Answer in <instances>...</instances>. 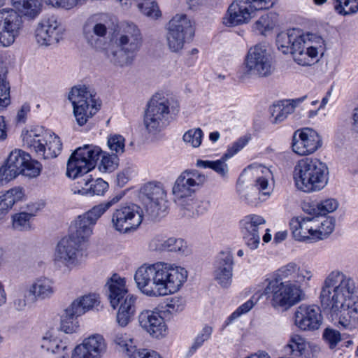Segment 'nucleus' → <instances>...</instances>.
<instances>
[{
  "instance_id": "obj_1",
  "label": "nucleus",
  "mask_w": 358,
  "mask_h": 358,
  "mask_svg": "<svg viewBox=\"0 0 358 358\" xmlns=\"http://www.w3.org/2000/svg\"><path fill=\"white\" fill-rule=\"evenodd\" d=\"M320 301L324 313L340 329L352 331L358 326V292L354 280L334 271L326 278Z\"/></svg>"
},
{
  "instance_id": "obj_2",
  "label": "nucleus",
  "mask_w": 358,
  "mask_h": 358,
  "mask_svg": "<svg viewBox=\"0 0 358 358\" xmlns=\"http://www.w3.org/2000/svg\"><path fill=\"white\" fill-rule=\"evenodd\" d=\"M13 9L0 10V46L7 48L15 42L22 26V17L36 18L43 10L41 0H12Z\"/></svg>"
},
{
  "instance_id": "obj_3",
  "label": "nucleus",
  "mask_w": 358,
  "mask_h": 358,
  "mask_svg": "<svg viewBox=\"0 0 358 358\" xmlns=\"http://www.w3.org/2000/svg\"><path fill=\"white\" fill-rule=\"evenodd\" d=\"M143 38L139 28L132 22H124L115 36L119 50L107 52V57L116 66L130 65L143 45Z\"/></svg>"
},
{
  "instance_id": "obj_4",
  "label": "nucleus",
  "mask_w": 358,
  "mask_h": 358,
  "mask_svg": "<svg viewBox=\"0 0 358 358\" xmlns=\"http://www.w3.org/2000/svg\"><path fill=\"white\" fill-rule=\"evenodd\" d=\"M293 177L298 189L305 193H312L319 192L327 186L329 170L320 159L305 157L296 163Z\"/></svg>"
},
{
  "instance_id": "obj_5",
  "label": "nucleus",
  "mask_w": 358,
  "mask_h": 358,
  "mask_svg": "<svg viewBox=\"0 0 358 358\" xmlns=\"http://www.w3.org/2000/svg\"><path fill=\"white\" fill-rule=\"evenodd\" d=\"M101 149L94 145H85L77 148L68 160L66 176L78 180V185L81 187H89L92 182L91 175L87 173L94 169Z\"/></svg>"
},
{
  "instance_id": "obj_6",
  "label": "nucleus",
  "mask_w": 358,
  "mask_h": 358,
  "mask_svg": "<svg viewBox=\"0 0 358 358\" xmlns=\"http://www.w3.org/2000/svg\"><path fill=\"white\" fill-rule=\"evenodd\" d=\"M263 294L275 309L287 310L291 307V268L289 264L278 269L265 280Z\"/></svg>"
},
{
  "instance_id": "obj_7",
  "label": "nucleus",
  "mask_w": 358,
  "mask_h": 358,
  "mask_svg": "<svg viewBox=\"0 0 358 358\" xmlns=\"http://www.w3.org/2000/svg\"><path fill=\"white\" fill-rule=\"evenodd\" d=\"M108 299L113 308L119 307L117 322L121 327L127 326L136 312V298L128 294L125 280L117 274H114L107 282Z\"/></svg>"
},
{
  "instance_id": "obj_8",
  "label": "nucleus",
  "mask_w": 358,
  "mask_h": 358,
  "mask_svg": "<svg viewBox=\"0 0 358 358\" xmlns=\"http://www.w3.org/2000/svg\"><path fill=\"white\" fill-rule=\"evenodd\" d=\"M73 106L76 122L85 125L100 109L101 101L96 93L85 85L72 87L68 96Z\"/></svg>"
},
{
  "instance_id": "obj_9",
  "label": "nucleus",
  "mask_w": 358,
  "mask_h": 358,
  "mask_svg": "<svg viewBox=\"0 0 358 358\" xmlns=\"http://www.w3.org/2000/svg\"><path fill=\"white\" fill-rule=\"evenodd\" d=\"M334 227L335 221L331 217H298L296 220L294 230L292 231V236L299 241L322 240L333 232Z\"/></svg>"
},
{
  "instance_id": "obj_10",
  "label": "nucleus",
  "mask_w": 358,
  "mask_h": 358,
  "mask_svg": "<svg viewBox=\"0 0 358 358\" xmlns=\"http://www.w3.org/2000/svg\"><path fill=\"white\" fill-rule=\"evenodd\" d=\"M122 199L121 195H116L110 200L94 206L92 209L79 215L71 227L69 236L80 243L88 240L92 234L93 227L101 215L113 205Z\"/></svg>"
},
{
  "instance_id": "obj_11",
  "label": "nucleus",
  "mask_w": 358,
  "mask_h": 358,
  "mask_svg": "<svg viewBox=\"0 0 358 358\" xmlns=\"http://www.w3.org/2000/svg\"><path fill=\"white\" fill-rule=\"evenodd\" d=\"M166 42L173 52L181 50L185 43L192 39L195 33V23L187 15L176 14L166 25Z\"/></svg>"
},
{
  "instance_id": "obj_12",
  "label": "nucleus",
  "mask_w": 358,
  "mask_h": 358,
  "mask_svg": "<svg viewBox=\"0 0 358 358\" xmlns=\"http://www.w3.org/2000/svg\"><path fill=\"white\" fill-rule=\"evenodd\" d=\"M248 169L253 170L256 174L262 173V176L257 177L253 186H238V192L243 201L251 206H257L265 201L272 191L268 182L272 173L269 169L257 164L249 165Z\"/></svg>"
},
{
  "instance_id": "obj_13",
  "label": "nucleus",
  "mask_w": 358,
  "mask_h": 358,
  "mask_svg": "<svg viewBox=\"0 0 358 358\" xmlns=\"http://www.w3.org/2000/svg\"><path fill=\"white\" fill-rule=\"evenodd\" d=\"M274 0H234L229 6L224 24L228 27L248 23L255 11L268 9Z\"/></svg>"
},
{
  "instance_id": "obj_14",
  "label": "nucleus",
  "mask_w": 358,
  "mask_h": 358,
  "mask_svg": "<svg viewBox=\"0 0 358 358\" xmlns=\"http://www.w3.org/2000/svg\"><path fill=\"white\" fill-rule=\"evenodd\" d=\"M23 143L25 146L34 150L38 157L45 159L56 157L62 147L59 136L48 132L37 134L35 130L27 131L23 134Z\"/></svg>"
},
{
  "instance_id": "obj_15",
  "label": "nucleus",
  "mask_w": 358,
  "mask_h": 358,
  "mask_svg": "<svg viewBox=\"0 0 358 358\" xmlns=\"http://www.w3.org/2000/svg\"><path fill=\"white\" fill-rule=\"evenodd\" d=\"M170 103L167 99L153 96L147 105L143 117L146 131L156 134L163 130L169 124Z\"/></svg>"
},
{
  "instance_id": "obj_16",
  "label": "nucleus",
  "mask_w": 358,
  "mask_h": 358,
  "mask_svg": "<svg viewBox=\"0 0 358 358\" xmlns=\"http://www.w3.org/2000/svg\"><path fill=\"white\" fill-rule=\"evenodd\" d=\"M245 73L247 75L268 77L273 71L272 57L265 43H258L248 51L245 60Z\"/></svg>"
},
{
  "instance_id": "obj_17",
  "label": "nucleus",
  "mask_w": 358,
  "mask_h": 358,
  "mask_svg": "<svg viewBox=\"0 0 358 358\" xmlns=\"http://www.w3.org/2000/svg\"><path fill=\"white\" fill-rule=\"evenodd\" d=\"M166 192L160 183L148 182L140 189L139 199L145 216L156 218L163 211Z\"/></svg>"
},
{
  "instance_id": "obj_18",
  "label": "nucleus",
  "mask_w": 358,
  "mask_h": 358,
  "mask_svg": "<svg viewBox=\"0 0 358 358\" xmlns=\"http://www.w3.org/2000/svg\"><path fill=\"white\" fill-rule=\"evenodd\" d=\"M159 296L178 292L187 278V271L182 267L159 262Z\"/></svg>"
},
{
  "instance_id": "obj_19",
  "label": "nucleus",
  "mask_w": 358,
  "mask_h": 358,
  "mask_svg": "<svg viewBox=\"0 0 358 358\" xmlns=\"http://www.w3.org/2000/svg\"><path fill=\"white\" fill-rule=\"evenodd\" d=\"M145 215L143 210L138 205L121 206L112 215V224L115 230L126 233L138 227Z\"/></svg>"
},
{
  "instance_id": "obj_20",
  "label": "nucleus",
  "mask_w": 358,
  "mask_h": 358,
  "mask_svg": "<svg viewBox=\"0 0 358 358\" xmlns=\"http://www.w3.org/2000/svg\"><path fill=\"white\" fill-rule=\"evenodd\" d=\"M159 262L143 264L135 273L134 280L137 287L148 296H159Z\"/></svg>"
},
{
  "instance_id": "obj_21",
  "label": "nucleus",
  "mask_w": 358,
  "mask_h": 358,
  "mask_svg": "<svg viewBox=\"0 0 358 358\" xmlns=\"http://www.w3.org/2000/svg\"><path fill=\"white\" fill-rule=\"evenodd\" d=\"M81 243L70 236L62 238L57 243L53 260L55 264L72 268L78 264L83 256Z\"/></svg>"
},
{
  "instance_id": "obj_22",
  "label": "nucleus",
  "mask_w": 358,
  "mask_h": 358,
  "mask_svg": "<svg viewBox=\"0 0 358 358\" xmlns=\"http://www.w3.org/2000/svg\"><path fill=\"white\" fill-rule=\"evenodd\" d=\"M322 145L318 133L308 127L297 129L292 136V152L299 156L315 153Z\"/></svg>"
},
{
  "instance_id": "obj_23",
  "label": "nucleus",
  "mask_w": 358,
  "mask_h": 358,
  "mask_svg": "<svg viewBox=\"0 0 358 358\" xmlns=\"http://www.w3.org/2000/svg\"><path fill=\"white\" fill-rule=\"evenodd\" d=\"M107 16L95 14L87 19L83 24V33L87 42L95 48H100L103 38L107 34Z\"/></svg>"
},
{
  "instance_id": "obj_24",
  "label": "nucleus",
  "mask_w": 358,
  "mask_h": 358,
  "mask_svg": "<svg viewBox=\"0 0 358 358\" xmlns=\"http://www.w3.org/2000/svg\"><path fill=\"white\" fill-rule=\"evenodd\" d=\"M205 180V176L199 171H185L176 179L172 189L173 194L178 200L189 197Z\"/></svg>"
},
{
  "instance_id": "obj_25",
  "label": "nucleus",
  "mask_w": 358,
  "mask_h": 358,
  "mask_svg": "<svg viewBox=\"0 0 358 358\" xmlns=\"http://www.w3.org/2000/svg\"><path fill=\"white\" fill-rule=\"evenodd\" d=\"M64 28L55 16L42 20L36 29V39L41 45L57 43L62 38Z\"/></svg>"
},
{
  "instance_id": "obj_26",
  "label": "nucleus",
  "mask_w": 358,
  "mask_h": 358,
  "mask_svg": "<svg viewBox=\"0 0 358 358\" xmlns=\"http://www.w3.org/2000/svg\"><path fill=\"white\" fill-rule=\"evenodd\" d=\"M294 323L303 331H315L322 324V315L318 307L313 305H301L294 313Z\"/></svg>"
},
{
  "instance_id": "obj_27",
  "label": "nucleus",
  "mask_w": 358,
  "mask_h": 358,
  "mask_svg": "<svg viewBox=\"0 0 358 358\" xmlns=\"http://www.w3.org/2000/svg\"><path fill=\"white\" fill-rule=\"evenodd\" d=\"M265 223L266 220L263 217L255 214L248 215L241 220L239 224L243 238L251 250L258 248L260 243L259 230Z\"/></svg>"
},
{
  "instance_id": "obj_28",
  "label": "nucleus",
  "mask_w": 358,
  "mask_h": 358,
  "mask_svg": "<svg viewBox=\"0 0 358 358\" xmlns=\"http://www.w3.org/2000/svg\"><path fill=\"white\" fill-rule=\"evenodd\" d=\"M234 258L230 251L220 252L215 262L213 277L222 288H228L232 282Z\"/></svg>"
},
{
  "instance_id": "obj_29",
  "label": "nucleus",
  "mask_w": 358,
  "mask_h": 358,
  "mask_svg": "<svg viewBox=\"0 0 358 358\" xmlns=\"http://www.w3.org/2000/svg\"><path fill=\"white\" fill-rule=\"evenodd\" d=\"M141 327L155 338L164 336L166 325L159 313L150 310L142 311L138 316Z\"/></svg>"
},
{
  "instance_id": "obj_30",
  "label": "nucleus",
  "mask_w": 358,
  "mask_h": 358,
  "mask_svg": "<svg viewBox=\"0 0 358 358\" xmlns=\"http://www.w3.org/2000/svg\"><path fill=\"white\" fill-rule=\"evenodd\" d=\"M304 40L295 36L292 41V59L301 66H311L319 61V56L314 48H309Z\"/></svg>"
},
{
  "instance_id": "obj_31",
  "label": "nucleus",
  "mask_w": 358,
  "mask_h": 358,
  "mask_svg": "<svg viewBox=\"0 0 358 358\" xmlns=\"http://www.w3.org/2000/svg\"><path fill=\"white\" fill-rule=\"evenodd\" d=\"M339 206L338 201L334 198H325L321 200L303 201L302 210L308 215L315 217H325L334 212Z\"/></svg>"
},
{
  "instance_id": "obj_32",
  "label": "nucleus",
  "mask_w": 358,
  "mask_h": 358,
  "mask_svg": "<svg viewBox=\"0 0 358 358\" xmlns=\"http://www.w3.org/2000/svg\"><path fill=\"white\" fill-rule=\"evenodd\" d=\"M55 292L54 280L45 276L36 278L28 289V294L36 301L49 299L54 296Z\"/></svg>"
},
{
  "instance_id": "obj_33",
  "label": "nucleus",
  "mask_w": 358,
  "mask_h": 358,
  "mask_svg": "<svg viewBox=\"0 0 358 358\" xmlns=\"http://www.w3.org/2000/svg\"><path fill=\"white\" fill-rule=\"evenodd\" d=\"M99 297L96 294H89L74 300L67 308V313L70 317L82 315L86 312L92 310L99 306Z\"/></svg>"
},
{
  "instance_id": "obj_34",
  "label": "nucleus",
  "mask_w": 358,
  "mask_h": 358,
  "mask_svg": "<svg viewBox=\"0 0 358 358\" xmlns=\"http://www.w3.org/2000/svg\"><path fill=\"white\" fill-rule=\"evenodd\" d=\"M24 161L20 158L19 152L12 151L5 165L0 168V180L8 182L20 174L19 166Z\"/></svg>"
},
{
  "instance_id": "obj_35",
  "label": "nucleus",
  "mask_w": 358,
  "mask_h": 358,
  "mask_svg": "<svg viewBox=\"0 0 358 358\" xmlns=\"http://www.w3.org/2000/svg\"><path fill=\"white\" fill-rule=\"evenodd\" d=\"M320 351V348L299 335L292 336V355L301 358H311Z\"/></svg>"
},
{
  "instance_id": "obj_36",
  "label": "nucleus",
  "mask_w": 358,
  "mask_h": 358,
  "mask_svg": "<svg viewBox=\"0 0 358 358\" xmlns=\"http://www.w3.org/2000/svg\"><path fill=\"white\" fill-rule=\"evenodd\" d=\"M24 196L23 189L20 187L12 188L0 196V219H3L13 205L22 200Z\"/></svg>"
},
{
  "instance_id": "obj_37",
  "label": "nucleus",
  "mask_w": 358,
  "mask_h": 358,
  "mask_svg": "<svg viewBox=\"0 0 358 358\" xmlns=\"http://www.w3.org/2000/svg\"><path fill=\"white\" fill-rule=\"evenodd\" d=\"M40 345L43 350L52 355H60L69 348L66 341L50 333H46L41 338Z\"/></svg>"
},
{
  "instance_id": "obj_38",
  "label": "nucleus",
  "mask_w": 358,
  "mask_h": 358,
  "mask_svg": "<svg viewBox=\"0 0 358 358\" xmlns=\"http://www.w3.org/2000/svg\"><path fill=\"white\" fill-rule=\"evenodd\" d=\"M82 343L92 358H100L107 348L104 338L100 334L92 335L85 338Z\"/></svg>"
},
{
  "instance_id": "obj_39",
  "label": "nucleus",
  "mask_w": 358,
  "mask_h": 358,
  "mask_svg": "<svg viewBox=\"0 0 358 358\" xmlns=\"http://www.w3.org/2000/svg\"><path fill=\"white\" fill-rule=\"evenodd\" d=\"M19 152L20 158L24 161L22 164L19 166L20 174L29 178H35L38 176L41 171V165L37 161L33 160L29 154L21 150H15Z\"/></svg>"
},
{
  "instance_id": "obj_40",
  "label": "nucleus",
  "mask_w": 358,
  "mask_h": 358,
  "mask_svg": "<svg viewBox=\"0 0 358 358\" xmlns=\"http://www.w3.org/2000/svg\"><path fill=\"white\" fill-rule=\"evenodd\" d=\"M277 15L274 13H267L262 15L252 25V30L262 36L273 31L276 25Z\"/></svg>"
},
{
  "instance_id": "obj_41",
  "label": "nucleus",
  "mask_w": 358,
  "mask_h": 358,
  "mask_svg": "<svg viewBox=\"0 0 358 358\" xmlns=\"http://www.w3.org/2000/svg\"><path fill=\"white\" fill-rule=\"evenodd\" d=\"M113 343L117 350L125 355L127 358L131 357V355L134 354L138 350L134 345L133 338L127 334L116 333L113 336Z\"/></svg>"
},
{
  "instance_id": "obj_42",
  "label": "nucleus",
  "mask_w": 358,
  "mask_h": 358,
  "mask_svg": "<svg viewBox=\"0 0 358 358\" xmlns=\"http://www.w3.org/2000/svg\"><path fill=\"white\" fill-rule=\"evenodd\" d=\"M294 35L298 38L303 39L306 43L305 44L308 45L309 48H314L318 56L319 54L323 55L326 48V44L325 41L321 36L310 33L300 34L299 30L292 29V36H294Z\"/></svg>"
},
{
  "instance_id": "obj_43",
  "label": "nucleus",
  "mask_w": 358,
  "mask_h": 358,
  "mask_svg": "<svg viewBox=\"0 0 358 358\" xmlns=\"http://www.w3.org/2000/svg\"><path fill=\"white\" fill-rule=\"evenodd\" d=\"M270 113L271 115V121L273 123H280L286 119L291 113V101L283 100L273 104L270 107Z\"/></svg>"
},
{
  "instance_id": "obj_44",
  "label": "nucleus",
  "mask_w": 358,
  "mask_h": 358,
  "mask_svg": "<svg viewBox=\"0 0 358 358\" xmlns=\"http://www.w3.org/2000/svg\"><path fill=\"white\" fill-rule=\"evenodd\" d=\"M38 209L29 213L21 212L12 216V225L13 229L18 231H27L31 229V219L34 217Z\"/></svg>"
},
{
  "instance_id": "obj_45",
  "label": "nucleus",
  "mask_w": 358,
  "mask_h": 358,
  "mask_svg": "<svg viewBox=\"0 0 358 358\" xmlns=\"http://www.w3.org/2000/svg\"><path fill=\"white\" fill-rule=\"evenodd\" d=\"M229 158H224V154L221 159L215 161L201 160L199 159L196 162V166L201 168H209L215 171L217 173L222 176H224L228 171V166L226 161Z\"/></svg>"
},
{
  "instance_id": "obj_46",
  "label": "nucleus",
  "mask_w": 358,
  "mask_h": 358,
  "mask_svg": "<svg viewBox=\"0 0 358 358\" xmlns=\"http://www.w3.org/2000/svg\"><path fill=\"white\" fill-rule=\"evenodd\" d=\"M108 188V184L101 178H97L90 182L89 187H84L83 189H78V193L83 195H103Z\"/></svg>"
},
{
  "instance_id": "obj_47",
  "label": "nucleus",
  "mask_w": 358,
  "mask_h": 358,
  "mask_svg": "<svg viewBox=\"0 0 358 358\" xmlns=\"http://www.w3.org/2000/svg\"><path fill=\"white\" fill-rule=\"evenodd\" d=\"M101 155V160L99 165V169L101 172L110 173L115 171L118 166L119 159L118 155L115 154L110 155L106 152H103L99 154V157Z\"/></svg>"
},
{
  "instance_id": "obj_48",
  "label": "nucleus",
  "mask_w": 358,
  "mask_h": 358,
  "mask_svg": "<svg viewBox=\"0 0 358 358\" xmlns=\"http://www.w3.org/2000/svg\"><path fill=\"white\" fill-rule=\"evenodd\" d=\"M275 46L279 52L284 55L291 54V34L289 29L280 31L276 36Z\"/></svg>"
},
{
  "instance_id": "obj_49",
  "label": "nucleus",
  "mask_w": 358,
  "mask_h": 358,
  "mask_svg": "<svg viewBox=\"0 0 358 358\" xmlns=\"http://www.w3.org/2000/svg\"><path fill=\"white\" fill-rule=\"evenodd\" d=\"M165 251L175 252L178 255H187L189 252V248L187 243L183 239L171 237L166 238Z\"/></svg>"
},
{
  "instance_id": "obj_50",
  "label": "nucleus",
  "mask_w": 358,
  "mask_h": 358,
  "mask_svg": "<svg viewBox=\"0 0 358 358\" xmlns=\"http://www.w3.org/2000/svg\"><path fill=\"white\" fill-rule=\"evenodd\" d=\"M334 8L343 15L355 13L358 10V0H335Z\"/></svg>"
},
{
  "instance_id": "obj_51",
  "label": "nucleus",
  "mask_w": 358,
  "mask_h": 358,
  "mask_svg": "<svg viewBox=\"0 0 358 358\" xmlns=\"http://www.w3.org/2000/svg\"><path fill=\"white\" fill-rule=\"evenodd\" d=\"M212 333L213 328L206 325L196 336L192 345L189 348V353L191 355L194 353L198 348L202 346L205 341L210 338Z\"/></svg>"
},
{
  "instance_id": "obj_52",
  "label": "nucleus",
  "mask_w": 358,
  "mask_h": 358,
  "mask_svg": "<svg viewBox=\"0 0 358 358\" xmlns=\"http://www.w3.org/2000/svg\"><path fill=\"white\" fill-rule=\"evenodd\" d=\"M311 278L310 273L303 268L292 265V284L308 285Z\"/></svg>"
},
{
  "instance_id": "obj_53",
  "label": "nucleus",
  "mask_w": 358,
  "mask_h": 358,
  "mask_svg": "<svg viewBox=\"0 0 358 358\" xmlns=\"http://www.w3.org/2000/svg\"><path fill=\"white\" fill-rule=\"evenodd\" d=\"M124 138L121 135L114 134L108 138L107 144L109 149L116 155L124 152Z\"/></svg>"
},
{
  "instance_id": "obj_54",
  "label": "nucleus",
  "mask_w": 358,
  "mask_h": 358,
  "mask_svg": "<svg viewBox=\"0 0 358 358\" xmlns=\"http://www.w3.org/2000/svg\"><path fill=\"white\" fill-rule=\"evenodd\" d=\"M203 135V131L200 128L192 129L185 133L182 138L192 147L198 148L201 144Z\"/></svg>"
},
{
  "instance_id": "obj_55",
  "label": "nucleus",
  "mask_w": 358,
  "mask_h": 358,
  "mask_svg": "<svg viewBox=\"0 0 358 358\" xmlns=\"http://www.w3.org/2000/svg\"><path fill=\"white\" fill-rule=\"evenodd\" d=\"M80 315H73L70 317L67 313V308L64 314L62 316L61 328L66 334H72L78 328L76 318Z\"/></svg>"
},
{
  "instance_id": "obj_56",
  "label": "nucleus",
  "mask_w": 358,
  "mask_h": 358,
  "mask_svg": "<svg viewBox=\"0 0 358 358\" xmlns=\"http://www.w3.org/2000/svg\"><path fill=\"white\" fill-rule=\"evenodd\" d=\"M201 207V202L189 199L187 200V203L184 206L185 211L183 215L187 217H194L202 214L204 212L205 208Z\"/></svg>"
},
{
  "instance_id": "obj_57",
  "label": "nucleus",
  "mask_w": 358,
  "mask_h": 358,
  "mask_svg": "<svg viewBox=\"0 0 358 358\" xmlns=\"http://www.w3.org/2000/svg\"><path fill=\"white\" fill-rule=\"evenodd\" d=\"M250 138V135H245L240 137L237 141L229 146L227 152L224 153V158L229 159L236 155L248 144Z\"/></svg>"
},
{
  "instance_id": "obj_58",
  "label": "nucleus",
  "mask_w": 358,
  "mask_h": 358,
  "mask_svg": "<svg viewBox=\"0 0 358 358\" xmlns=\"http://www.w3.org/2000/svg\"><path fill=\"white\" fill-rule=\"evenodd\" d=\"M306 98L307 96H303L301 98L292 99V114H294V117L299 119L307 113L309 105L304 103Z\"/></svg>"
},
{
  "instance_id": "obj_59",
  "label": "nucleus",
  "mask_w": 358,
  "mask_h": 358,
  "mask_svg": "<svg viewBox=\"0 0 358 358\" xmlns=\"http://www.w3.org/2000/svg\"><path fill=\"white\" fill-rule=\"evenodd\" d=\"M323 338L328 343L329 348L334 349L341 341V333L331 328H327L323 332Z\"/></svg>"
},
{
  "instance_id": "obj_60",
  "label": "nucleus",
  "mask_w": 358,
  "mask_h": 358,
  "mask_svg": "<svg viewBox=\"0 0 358 358\" xmlns=\"http://www.w3.org/2000/svg\"><path fill=\"white\" fill-rule=\"evenodd\" d=\"M308 285L292 284V306L307 299L306 289Z\"/></svg>"
},
{
  "instance_id": "obj_61",
  "label": "nucleus",
  "mask_w": 358,
  "mask_h": 358,
  "mask_svg": "<svg viewBox=\"0 0 358 358\" xmlns=\"http://www.w3.org/2000/svg\"><path fill=\"white\" fill-rule=\"evenodd\" d=\"M9 90L10 87L8 83L0 73V107H6L9 104Z\"/></svg>"
},
{
  "instance_id": "obj_62",
  "label": "nucleus",
  "mask_w": 358,
  "mask_h": 358,
  "mask_svg": "<svg viewBox=\"0 0 358 358\" xmlns=\"http://www.w3.org/2000/svg\"><path fill=\"white\" fill-rule=\"evenodd\" d=\"M254 302L252 300H248L241 306H239L227 320L226 324L231 323L234 319L238 317L243 314L250 311L254 306Z\"/></svg>"
},
{
  "instance_id": "obj_63",
  "label": "nucleus",
  "mask_w": 358,
  "mask_h": 358,
  "mask_svg": "<svg viewBox=\"0 0 358 358\" xmlns=\"http://www.w3.org/2000/svg\"><path fill=\"white\" fill-rule=\"evenodd\" d=\"M166 239L161 236H156L149 243V248L152 251L164 252L166 250Z\"/></svg>"
},
{
  "instance_id": "obj_64",
  "label": "nucleus",
  "mask_w": 358,
  "mask_h": 358,
  "mask_svg": "<svg viewBox=\"0 0 358 358\" xmlns=\"http://www.w3.org/2000/svg\"><path fill=\"white\" fill-rule=\"evenodd\" d=\"M168 311L169 312H179L183 310L185 307V301L180 297H173L166 304Z\"/></svg>"
}]
</instances>
